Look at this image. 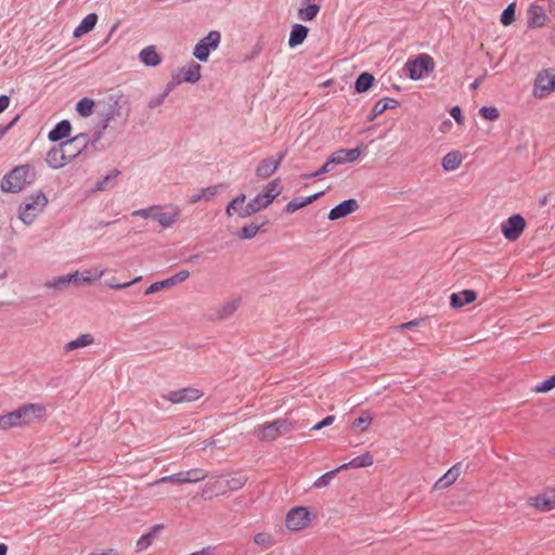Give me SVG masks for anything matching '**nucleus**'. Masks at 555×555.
Listing matches in <instances>:
<instances>
[{
	"instance_id": "13d9d810",
	"label": "nucleus",
	"mask_w": 555,
	"mask_h": 555,
	"mask_svg": "<svg viewBox=\"0 0 555 555\" xmlns=\"http://www.w3.org/2000/svg\"><path fill=\"white\" fill-rule=\"evenodd\" d=\"M155 209H158V205H153V206H150L147 208H141V209H138V210H134L132 211V216H135V217H142V218H152L153 219V215H154V210Z\"/></svg>"
},
{
	"instance_id": "338daca9",
	"label": "nucleus",
	"mask_w": 555,
	"mask_h": 555,
	"mask_svg": "<svg viewBox=\"0 0 555 555\" xmlns=\"http://www.w3.org/2000/svg\"><path fill=\"white\" fill-rule=\"evenodd\" d=\"M20 115H16L8 125L0 126V139L17 122Z\"/></svg>"
},
{
	"instance_id": "b1692460",
	"label": "nucleus",
	"mask_w": 555,
	"mask_h": 555,
	"mask_svg": "<svg viewBox=\"0 0 555 555\" xmlns=\"http://www.w3.org/2000/svg\"><path fill=\"white\" fill-rule=\"evenodd\" d=\"M247 482V477L243 474H236L228 479L222 481H216L215 486H218V489L221 492H224L225 489H229L231 491L238 490L245 486Z\"/></svg>"
},
{
	"instance_id": "aec40b11",
	"label": "nucleus",
	"mask_w": 555,
	"mask_h": 555,
	"mask_svg": "<svg viewBox=\"0 0 555 555\" xmlns=\"http://www.w3.org/2000/svg\"><path fill=\"white\" fill-rule=\"evenodd\" d=\"M528 18H527V26L528 28L534 29V28H541L544 26L546 21V15L544 12L543 7L538 4H531L527 11Z\"/></svg>"
},
{
	"instance_id": "a18cd8bd",
	"label": "nucleus",
	"mask_w": 555,
	"mask_h": 555,
	"mask_svg": "<svg viewBox=\"0 0 555 555\" xmlns=\"http://www.w3.org/2000/svg\"><path fill=\"white\" fill-rule=\"evenodd\" d=\"M94 106V101L89 98H83L78 101L76 105V111L82 116L88 117L92 114Z\"/></svg>"
},
{
	"instance_id": "6e6552de",
	"label": "nucleus",
	"mask_w": 555,
	"mask_h": 555,
	"mask_svg": "<svg viewBox=\"0 0 555 555\" xmlns=\"http://www.w3.org/2000/svg\"><path fill=\"white\" fill-rule=\"evenodd\" d=\"M526 228V220L521 215H513L501 224V231L504 237L509 242L519 238Z\"/></svg>"
},
{
	"instance_id": "0e129e2a",
	"label": "nucleus",
	"mask_w": 555,
	"mask_h": 555,
	"mask_svg": "<svg viewBox=\"0 0 555 555\" xmlns=\"http://www.w3.org/2000/svg\"><path fill=\"white\" fill-rule=\"evenodd\" d=\"M450 115L454 118V120L459 124V125H463L464 122V116L462 114V109L460 106H453L450 111Z\"/></svg>"
},
{
	"instance_id": "37998d69",
	"label": "nucleus",
	"mask_w": 555,
	"mask_h": 555,
	"mask_svg": "<svg viewBox=\"0 0 555 555\" xmlns=\"http://www.w3.org/2000/svg\"><path fill=\"white\" fill-rule=\"evenodd\" d=\"M105 274V270H85L80 272V282L81 284H90L96 280H100Z\"/></svg>"
},
{
	"instance_id": "a878e982",
	"label": "nucleus",
	"mask_w": 555,
	"mask_h": 555,
	"mask_svg": "<svg viewBox=\"0 0 555 555\" xmlns=\"http://www.w3.org/2000/svg\"><path fill=\"white\" fill-rule=\"evenodd\" d=\"M309 33V28L302 24L293 25L288 38L289 48H296L304 43Z\"/></svg>"
},
{
	"instance_id": "49530a36",
	"label": "nucleus",
	"mask_w": 555,
	"mask_h": 555,
	"mask_svg": "<svg viewBox=\"0 0 555 555\" xmlns=\"http://www.w3.org/2000/svg\"><path fill=\"white\" fill-rule=\"evenodd\" d=\"M516 3H509L502 12L500 21L504 26L511 25L515 20Z\"/></svg>"
},
{
	"instance_id": "09e8293b",
	"label": "nucleus",
	"mask_w": 555,
	"mask_h": 555,
	"mask_svg": "<svg viewBox=\"0 0 555 555\" xmlns=\"http://www.w3.org/2000/svg\"><path fill=\"white\" fill-rule=\"evenodd\" d=\"M246 199L245 194H240L235 198H233L225 207V214L228 217L233 216L236 214V210L240 209V207L243 206L244 202Z\"/></svg>"
},
{
	"instance_id": "f03ea898",
	"label": "nucleus",
	"mask_w": 555,
	"mask_h": 555,
	"mask_svg": "<svg viewBox=\"0 0 555 555\" xmlns=\"http://www.w3.org/2000/svg\"><path fill=\"white\" fill-rule=\"evenodd\" d=\"M83 135H75L70 140L62 141L60 144L51 147L47 153L46 162L49 167L59 169L64 167L66 164L72 162L80 153V150L76 146L74 151H67L74 144L80 143Z\"/></svg>"
},
{
	"instance_id": "2eb2a0df",
	"label": "nucleus",
	"mask_w": 555,
	"mask_h": 555,
	"mask_svg": "<svg viewBox=\"0 0 555 555\" xmlns=\"http://www.w3.org/2000/svg\"><path fill=\"white\" fill-rule=\"evenodd\" d=\"M528 503L541 512H548L555 508V489L540 493L530 498Z\"/></svg>"
},
{
	"instance_id": "69168bd1",
	"label": "nucleus",
	"mask_w": 555,
	"mask_h": 555,
	"mask_svg": "<svg viewBox=\"0 0 555 555\" xmlns=\"http://www.w3.org/2000/svg\"><path fill=\"white\" fill-rule=\"evenodd\" d=\"M165 99H166V96L163 93L155 95L150 99L147 106L150 108H156L164 103Z\"/></svg>"
},
{
	"instance_id": "ea45409f",
	"label": "nucleus",
	"mask_w": 555,
	"mask_h": 555,
	"mask_svg": "<svg viewBox=\"0 0 555 555\" xmlns=\"http://www.w3.org/2000/svg\"><path fill=\"white\" fill-rule=\"evenodd\" d=\"M306 8H300L297 12V16L300 21L310 22L313 21L319 14L321 7L319 4H306Z\"/></svg>"
},
{
	"instance_id": "4d7b16f0",
	"label": "nucleus",
	"mask_w": 555,
	"mask_h": 555,
	"mask_svg": "<svg viewBox=\"0 0 555 555\" xmlns=\"http://www.w3.org/2000/svg\"><path fill=\"white\" fill-rule=\"evenodd\" d=\"M373 418L369 413H365L358 418H356L352 423L353 427H361L362 430H366L369 425H371Z\"/></svg>"
},
{
	"instance_id": "79ce46f5",
	"label": "nucleus",
	"mask_w": 555,
	"mask_h": 555,
	"mask_svg": "<svg viewBox=\"0 0 555 555\" xmlns=\"http://www.w3.org/2000/svg\"><path fill=\"white\" fill-rule=\"evenodd\" d=\"M183 473L184 483H195L204 480L208 474L202 468H193Z\"/></svg>"
},
{
	"instance_id": "774afa93",
	"label": "nucleus",
	"mask_w": 555,
	"mask_h": 555,
	"mask_svg": "<svg viewBox=\"0 0 555 555\" xmlns=\"http://www.w3.org/2000/svg\"><path fill=\"white\" fill-rule=\"evenodd\" d=\"M66 278H70V284H73L74 286L81 285L79 271H75L73 273L66 274Z\"/></svg>"
},
{
	"instance_id": "1a4fd4ad",
	"label": "nucleus",
	"mask_w": 555,
	"mask_h": 555,
	"mask_svg": "<svg viewBox=\"0 0 555 555\" xmlns=\"http://www.w3.org/2000/svg\"><path fill=\"white\" fill-rule=\"evenodd\" d=\"M310 513L306 507H294L292 508L285 518V525L287 529L292 531H299L305 529L310 524Z\"/></svg>"
},
{
	"instance_id": "052dcab7",
	"label": "nucleus",
	"mask_w": 555,
	"mask_h": 555,
	"mask_svg": "<svg viewBox=\"0 0 555 555\" xmlns=\"http://www.w3.org/2000/svg\"><path fill=\"white\" fill-rule=\"evenodd\" d=\"M140 280H141V276H138V278L133 279L132 281L125 282V283H116L115 281H111L107 283V286L112 289H124V288H127L130 285L139 282Z\"/></svg>"
},
{
	"instance_id": "6ab92c4d",
	"label": "nucleus",
	"mask_w": 555,
	"mask_h": 555,
	"mask_svg": "<svg viewBox=\"0 0 555 555\" xmlns=\"http://www.w3.org/2000/svg\"><path fill=\"white\" fill-rule=\"evenodd\" d=\"M360 154H361L360 147L350 149V150L341 149V150L335 151L330 156V159L334 166L343 165V164L352 163V162L357 160L359 158Z\"/></svg>"
},
{
	"instance_id": "864d4df0",
	"label": "nucleus",
	"mask_w": 555,
	"mask_h": 555,
	"mask_svg": "<svg viewBox=\"0 0 555 555\" xmlns=\"http://www.w3.org/2000/svg\"><path fill=\"white\" fill-rule=\"evenodd\" d=\"M479 114L488 120H495L500 116V112L495 106H482L479 109Z\"/></svg>"
},
{
	"instance_id": "393cba45",
	"label": "nucleus",
	"mask_w": 555,
	"mask_h": 555,
	"mask_svg": "<svg viewBox=\"0 0 555 555\" xmlns=\"http://www.w3.org/2000/svg\"><path fill=\"white\" fill-rule=\"evenodd\" d=\"M399 105H400V103L396 99H393V98H384V99L377 101L374 104V106L372 108V112H371V114L369 116V120L372 121L377 116L383 114L385 111L397 108Z\"/></svg>"
},
{
	"instance_id": "58836bf2",
	"label": "nucleus",
	"mask_w": 555,
	"mask_h": 555,
	"mask_svg": "<svg viewBox=\"0 0 555 555\" xmlns=\"http://www.w3.org/2000/svg\"><path fill=\"white\" fill-rule=\"evenodd\" d=\"M374 80V76L370 73L364 72L360 74L354 82L356 91L358 93H363L367 91L373 86Z\"/></svg>"
},
{
	"instance_id": "4c0bfd02",
	"label": "nucleus",
	"mask_w": 555,
	"mask_h": 555,
	"mask_svg": "<svg viewBox=\"0 0 555 555\" xmlns=\"http://www.w3.org/2000/svg\"><path fill=\"white\" fill-rule=\"evenodd\" d=\"M93 340H94V338L92 335L81 334L76 339L68 341L64 346V350L66 352H68V351H72V350H75L78 348L87 347V346L91 345L93 343Z\"/></svg>"
},
{
	"instance_id": "412c9836",
	"label": "nucleus",
	"mask_w": 555,
	"mask_h": 555,
	"mask_svg": "<svg viewBox=\"0 0 555 555\" xmlns=\"http://www.w3.org/2000/svg\"><path fill=\"white\" fill-rule=\"evenodd\" d=\"M477 298V294L473 289H464L460 293H453L450 296V305L452 308H462L473 302Z\"/></svg>"
},
{
	"instance_id": "473e14b6",
	"label": "nucleus",
	"mask_w": 555,
	"mask_h": 555,
	"mask_svg": "<svg viewBox=\"0 0 555 555\" xmlns=\"http://www.w3.org/2000/svg\"><path fill=\"white\" fill-rule=\"evenodd\" d=\"M164 528L163 525H155L151 528L150 532L146 534H143L138 541H137V551L143 552L146 548L150 547L152 544L155 535Z\"/></svg>"
},
{
	"instance_id": "5fc2aeb1",
	"label": "nucleus",
	"mask_w": 555,
	"mask_h": 555,
	"mask_svg": "<svg viewBox=\"0 0 555 555\" xmlns=\"http://www.w3.org/2000/svg\"><path fill=\"white\" fill-rule=\"evenodd\" d=\"M555 388V374L534 387L537 392H547Z\"/></svg>"
},
{
	"instance_id": "c9c22d12",
	"label": "nucleus",
	"mask_w": 555,
	"mask_h": 555,
	"mask_svg": "<svg viewBox=\"0 0 555 555\" xmlns=\"http://www.w3.org/2000/svg\"><path fill=\"white\" fill-rule=\"evenodd\" d=\"M260 193L262 194V197L269 199V203H272L282 193L280 179L276 178L270 181Z\"/></svg>"
},
{
	"instance_id": "f8f14e48",
	"label": "nucleus",
	"mask_w": 555,
	"mask_h": 555,
	"mask_svg": "<svg viewBox=\"0 0 555 555\" xmlns=\"http://www.w3.org/2000/svg\"><path fill=\"white\" fill-rule=\"evenodd\" d=\"M181 210L178 206L167 207V211H164V207L158 205V209L154 210L153 220L157 221L163 228L167 229L173 225L178 220Z\"/></svg>"
},
{
	"instance_id": "0eeeda50",
	"label": "nucleus",
	"mask_w": 555,
	"mask_h": 555,
	"mask_svg": "<svg viewBox=\"0 0 555 555\" xmlns=\"http://www.w3.org/2000/svg\"><path fill=\"white\" fill-rule=\"evenodd\" d=\"M409 77L412 80H418L435 69L434 59L428 54H421L415 60L405 63Z\"/></svg>"
},
{
	"instance_id": "c03bdc74",
	"label": "nucleus",
	"mask_w": 555,
	"mask_h": 555,
	"mask_svg": "<svg viewBox=\"0 0 555 555\" xmlns=\"http://www.w3.org/2000/svg\"><path fill=\"white\" fill-rule=\"evenodd\" d=\"M44 285L48 288L63 291L70 285V278H66V275H61L53 280L47 281Z\"/></svg>"
},
{
	"instance_id": "cd10ccee",
	"label": "nucleus",
	"mask_w": 555,
	"mask_h": 555,
	"mask_svg": "<svg viewBox=\"0 0 555 555\" xmlns=\"http://www.w3.org/2000/svg\"><path fill=\"white\" fill-rule=\"evenodd\" d=\"M108 99L112 102V104L108 112L104 115V118L102 120L103 129H106L111 120H113L116 116L120 114L119 102L122 99V94H111Z\"/></svg>"
},
{
	"instance_id": "bf43d9fd",
	"label": "nucleus",
	"mask_w": 555,
	"mask_h": 555,
	"mask_svg": "<svg viewBox=\"0 0 555 555\" xmlns=\"http://www.w3.org/2000/svg\"><path fill=\"white\" fill-rule=\"evenodd\" d=\"M251 201L258 211L267 208L271 204L269 199L262 197L261 193L257 194Z\"/></svg>"
},
{
	"instance_id": "2f4dec72",
	"label": "nucleus",
	"mask_w": 555,
	"mask_h": 555,
	"mask_svg": "<svg viewBox=\"0 0 555 555\" xmlns=\"http://www.w3.org/2000/svg\"><path fill=\"white\" fill-rule=\"evenodd\" d=\"M323 194V192H319V193H315L313 195H310L306 198H294L292 199L291 202H288L285 206V212L287 214H293L295 212L296 210L313 203L315 199H318L321 195Z\"/></svg>"
},
{
	"instance_id": "20e7f679",
	"label": "nucleus",
	"mask_w": 555,
	"mask_h": 555,
	"mask_svg": "<svg viewBox=\"0 0 555 555\" xmlns=\"http://www.w3.org/2000/svg\"><path fill=\"white\" fill-rule=\"evenodd\" d=\"M294 428L292 422L286 418H276L264 423L255 429V435L259 440L273 441L281 435L289 433Z\"/></svg>"
},
{
	"instance_id": "f3484780",
	"label": "nucleus",
	"mask_w": 555,
	"mask_h": 555,
	"mask_svg": "<svg viewBox=\"0 0 555 555\" xmlns=\"http://www.w3.org/2000/svg\"><path fill=\"white\" fill-rule=\"evenodd\" d=\"M241 300L238 298L228 300L220 305L214 313L208 315L209 321H220L230 318L238 309Z\"/></svg>"
},
{
	"instance_id": "dca6fc26",
	"label": "nucleus",
	"mask_w": 555,
	"mask_h": 555,
	"mask_svg": "<svg viewBox=\"0 0 555 555\" xmlns=\"http://www.w3.org/2000/svg\"><path fill=\"white\" fill-rule=\"evenodd\" d=\"M359 209V204L354 198L345 199L335 207H333L327 218L332 221L344 218Z\"/></svg>"
},
{
	"instance_id": "c85d7f7f",
	"label": "nucleus",
	"mask_w": 555,
	"mask_h": 555,
	"mask_svg": "<svg viewBox=\"0 0 555 555\" xmlns=\"http://www.w3.org/2000/svg\"><path fill=\"white\" fill-rule=\"evenodd\" d=\"M461 473L460 464L452 466L442 477H440L436 483V489H444L456 481Z\"/></svg>"
},
{
	"instance_id": "bb28decb",
	"label": "nucleus",
	"mask_w": 555,
	"mask_h": 555,
	"mask_svg": "<svg viewBox=\"0 0 555 555\" xmlns=\"http://www.w3.org/2000/svg\"><path fill=\"white\" fill-rule=\"evenodd\" d=\"M139 60L146 66L155 67L160 64L162 57L154 46L142 49L139 53Z\"/></svg>"
},
{
	"instance_id": "8fccbe9b",
	"label": "nucleus",
	"mask_w": 555,
	"mask_h": 555,
	"mask_svg": "<svg viewBox=\"0 0 555 555\" xmlns=\"http://www.w3.org/2000/svg\"><path fill=\"white\" fill-rule=\"evenodd\" d=\"M340 469L341 468H339L338 466L337 468L323 474L314 481L313 487L319 489L327 487L331 483L332 479L335 477L336 473L339 472Z\"/></svg>"
},
{
	"instance_id": "6e6d98bb",
	"label": "nucleus",
	"mask_w": 555,
	"mask_h": 555,
	"mask_svg": "<svg viewBox=\"0 0 555 555\" xmlns=\"http://www.w3.org/2000/svg\"><path fill=\"white\" fill-rule=\"evenodd\" d=\"M256 212H258V210L256 209L251 199L245 206L243 205L238 210H236V214L241 218H247Z\"/></svg>"
},
{
	"instance_id": "a19ab883",
	"label": "nucleus",
	"mask_w": 555,
	"mask_h": 555,
	"mask_svg": "<svg viewBox=\"0 0 555 555\" xmlns=\"http://www.w3.org/2000/svg\"><path fill=\"white\" fill-rule=\"evenodd\" d=\"M104 130L105 129L102 128L101 130L96 131L91 139L88 137L87 133H79L78 135L85 137V139H81L80 141L81 145L77 146L80 150V153L87 151L90 146L95 149V145L101 140Z\"/></svg>"
},
{
	"instance_id": "72a5a7b5",
	"label": "nucleus",
	"mask_w": 555,
	"mask_h": 555,
	"mask_svg": "<svg viewBox=\"0 0 555 555\" xmlns=\"http://www.w3.org/2000/svg\"><path fill=\"white\" fill-rule=\"evenodd\" d=\"M373 456L370 452H365L354 459H352L350 462L341 464L339 468H361V467H369L373 464Z\"/></svg>"
},
{
	"instance_id": "e2e57ef3",
	"label": "nucleus",
	"mask_w": 555,
	"mask_h": 555,
	"mask_svg": "<svg viewBox=\"0 0 555 555\" xmlns=\"http://www.w3.org/2000/svg\"><path fill=\"white\" fill-rule=\"evenodd\" d=\"M335 421V416L334 415H328L326 417H324L321 422L317 423L315 425H313L311 427V430H320L326 426H330L334 423Z\"/></svg>"
},
{
	"instance_id": "603ef678",
	"label": "nucleus",
	"mask_w": 555,
	"mask_h": 555,
	"mask_svg": "<svg viewBox=\"0 0 555 555\" xmlns=\"http://www.w3.org/2000/svg\"><path fill=\"white\" fill-rule=\"evenodd\" d=\"M254 542L257 545L263 546L266 548H269L273 545V539L269 533L266 532H259L254 535Z\"/></svg>"
},
{
	"instance_id": "3c124183",
	"label": "nucleus",
	"mask_w": 555,
	"mask_h": 555,
	"mask_svg": "<svg viewBox=\"0 0 555 555\" xmlns=\"http://www.w3.org/2000/svg\"><path fill=\"white\" fill-rule=\"evenodd\" d=\"M333 167H334V165H333V163H331V159L328 157L327 160L322 165V167L320 169H318L314 172L302 173V175H300V178L301 179H313V178L320 177L324 173L332 171Z\"/></svg>"
},
{
	"instance_id": "39448f33",
	"label": "nucleus",
	"mask_w": 555,
	"mask_h": 555,
	"mask_svg": "<svg viewBox=\"0 0 555 555\" xmlns=\"http://www.w3.org/2000/svg\"><path fill=\"white\" fill-rule=\"evenodd\" d=\"M48 204V198L46 194L41 191L33 194L27 202L22 204L18 208L20 219L25 224H30L39 212L43 210V208Z\"/></svg>"
},
{
	"instance_id": "5701e85b",
	"label": "nucleus",
	"mask_w": 555,
	"mask_h": 555,
	"mask_svg": "<svg viewBox=\"0 0 555 555\" xmlns=\"http://www.w3.org/2000/svg\"><path fill=\"white\" fill-rule=\"evenodd\" d=\"M72 125L67 119L59 121L52 130L48 133V139L51 142H60L70 134Z\"/></svg>"
},
{
	"instance_id": "9d476101",
	"label": "nucleus",
	"mask_w": 555,
	"mask_h": 555,
	"mask_svg": "<svg viewBox=\"0 0 555 555\" xmlns=\"http://www.w3.org/2000/svg\"><path fill=\"white\" fill-rule=\"evenodd\" d=\"M286 152H280L274 157L262 159L256 167V176L260 179L271 177L280 167L282 160L285 158Z\"/></svg>"
},
{
	"instance_id": "4468645a",
	"label": "nucleus",
	"mask_w": 555,
	"mask_h": 555,
	"mask_svg": "<svg viewBox=\"0 0 555 555\" xmlns=\"http://www.w3.org/2000/svg\"><path fill=\"white\" fill-rule=\"evenodd\" d=\"M189 276H190V272L188 270H180L175 275H172V276H170V278H168L166 280L158 281V282H155V283L151 284L145 289L144 294L147 296V295H152L154 293H157V292H159L163 288L171 287V286H173L176 284L184 282Z\"/></svg>"
},
{
	"instance_id": "4be33fe9",
	"label": "nucleus",
	"mask_w": 555,
	"mask_h": 555,
	"mask_svg": "<svg viewBox=\"0 0 555 555\" xmlns=\"http://www.w3.org/2000/svg\"><path fill=\"white\" fill-rule=\"evenodd\" d=\"M222 188H223L222 184H217V185H210V186H207V188H202L201 190H198L196 193H194L189 198V203L190 204H196V203H198L201 201L209 202L219 193V191Z\"/></svg>"
},
{
	"instance_id": "f704fd0d",
	"label": "nucleus",
	"mask_w": 555,
	"mask_h": 555,
	"mask_svg": "<svg viewBox=\"0 0 555 555\" xmlns=\"http://www.w3.org/2000/svg\"><path fill=\"white\" fill-rule=\"evenodd\" d=\"M268 222L267 219H263L261 223L250 222L245 224L237 233V237L241 240H251L257 235L260 229Z\"/></svg>"
},
{
	"instance_id": "ddd939ff",
	"label": "nucleus",
	"mask_w": 555,
	"mask_h": 555,
	"mask_svg": "<svg viewBox=\"0 0 555 555\" xmlns=\"http://www.w3.org/2000/svg\"><path fill=\"white\" fill-rule=\"evenodd\" d=\"M553 90H555L554 75H550L547 70L539 73L534 80L533 94L541 99Z\"/></svg>"
},
{
	"instance_id": "7c9ffc66",
	"label": "nucleus",
	"mask_w": 555,
	"mask_h": 555,
	"mask_svg": "<svg viewBox=\"0 0 555 555\" xmlns=\"http://www.w3.org/2000/svg\"><path fill=\"white\" fill-rule=\"evenodd\" d=\"M463 157L459 151H452L442 157L441 166L444 171H453L460 167Z\"/></svg>"
},
{
	"instance_id": "423d86ee",
	"label": "nucleus",
	"mask_w": 555,
	"mask_h": 555,
	"mask_svg": "<svg viewBox=\"0 0 555 555\" xmlns=\"http://www.w3.org/2000/svg\"><path fill=\"white\" fill-rule=\"evenodd\" d=\"M221 41V34L218 30H210L202 38L193 49V55L201 62H207L210 51L216 50Z\"/></svg>"
},
{
	"instance_id": "7ed1b4c3",
	"label": "nucleus",
	"mask_w": 555,
	"mask_h": 555,
	"mask_svg": "<svg viewBox=\"0 0 555 555\" xmlns=\"http://www.w3.org/2000/svg\"><path fill=\"white\" fill-rule=\"evenodd\" d=\"M35 179V170L30 165H21L13 168L1 180L0 188L3 192L17 193Z\"/></svg>"
},
{
	"instance_id": "c756f323",
	"label": "nucleus",
	"mask_w": 555,
	"mask_h": 555,
	"mask_svg": "<svg viewBox=\"0 0 555 555\" xmlns=\"http://www.w3.org/2000/svg\"><path fill=\"white\" fill-rule=\"evenodd\" d=\"M98 22V15L95 13H90L83 17L80 24L75 28L73 35L78 38L83 36L85 34L91 31Z\"/></svg>"
},
{
	"instance_id": "de8ad7c7",
	"label": "nucleus",
	"mask_w": 555,
	"mask_h": 555,
	"mask_svg": "<svg viewBox=\"0 0 555 555\" xmlns=\"http://www.w3.org/2000/svg\"><path fill=\"white\" fill-rule=\"evenodd\" d=\"M167 482H170L173 485H183L184 483L183 473L179 472L177 474L160 477L159 479L155 480L153 483H150V486L167 483Z\"/></svg>"
},
{
	"instance_id": "e433bc0d",
	"label": "nucleus",
	"mask_w": 555,
	"mask_h": 555,
	"mask_svg": "<svg viewBox=\"0 0 555 555\" xmlns=\"http://www.w3.org/2000/svg\"><path fill=\"white\" fill-rule=\"evenodd\" d=\"M120 175L118 169L111 170L103 179L99 180L93 191H106L114 188V180Z\"/></svg>"
},
{
	"instance_id": "680f3d73",
	"label": "nucleus",
	"mask_w": 555,
	"mask_h": 555,
	"mask_svg": "<svg viewBox=\"0 0 555 555\" xmlns=\"http://www.w3.org/2000/svg\"><path fill=\"white\" fill-rule=\"evenodd\" d=\"M181 82L180 78L175 74L172 76V79L166 85L165 90L163 91V94L167 98L177 86H179Z\"/></svg>"
},
{
	"instance_id": "a211bd4d",
	"label": "nucleus",
	"mask_w": 555,
	"mask_h": 555,
	"mask_svg": "<svg viewBox=\"0 0 555 555\" xmlns=\"http://www.w3.org/2000/svg\"><path fill=\"white\" fill-rule=\"evenodd\" d=\"M202 66L194 61H191L185 66L181 67L176 74L181 82L195 83L201 79Z\"/></svg>"
},
{
	"instance_id": "9b49d317",
	"label": "nucleus",
	"mask_w": 555,
	"mask_h": 555,
	"mask_svg": "<svg viewBox=\"0 0 555 555\" xmlns=\"http://www.w3.org/2000/svg\"><path fill=\"white\" fill-rule=\"evenodd\" d=\"M203 396L199 389L185 387L178 390H172L164 396V399L172 403L192 402L198 400Z\"/></svg>"
},
{
	"instance_id": "f257e3e1",
	"label": "nucleus",
	"mask_w": 555,
	"mask_h": 555,
	"mask_svg": "<svg viewBox=\"0 0 555 555\" xmlns=\"http://www.w3.org/2000/svg\"><path fill=\"white\" fill-rule=\"evenodd\" d=\"M44 412L46 408L42 404H24L8 414L0 415V429L25 426L39 418Z\"/></svg>"
}]
</instances>
